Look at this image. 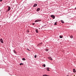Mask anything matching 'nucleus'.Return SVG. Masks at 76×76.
<instances>
[{
  "instance_id": "nucleus-4",
  "label": "nucleus",
  "mask_w": 76,
  "mask_h": 76,
  "mask_svg": "<svg viewBox=\"0 0 76 76\" xmlns=\"http://www.w3.org/2000/svg\"><path fill=\"white\" fill-rule=\"evenodd\" d=\"M37 4H35L34 5L33 7H36V6H37Z\"/></svg>"
},
{
  "instance_id": "nucleus-5",
  "label": "nucleus",
  "mask_w": 76,
  "mask_h": 76,
  "mask_svg": "<svg viewBox=\"0 0 76 76\" xmlns=\"http://www.w3.org/2000/svg\"><path fill=\"white\" fill-rule=\"evenodd\" d=\"M48 58L49 59V60H53L52 58H51V57H49Z\"/></svg>"
},
{
  "instance_id": "nucleus-20",
  "label": "nucleus",
  "mask_w": 76,
  "mask_h": 76,
  "mask_svg": "<svg viewBox=\"0 0 76 76\" xmlns=\"http://www.w3.org/2000/svg\"><path fill=\"white\" fill-rule=\"evenodd\" d=\"M45 66H46L45 64H43L44 67H45Z\"/></svg>"
},
{
  "instance_id": "nucleus-25",
  "label": "nucleus",
  "mask_w": 76,
  "mask_h": 76,
  "mask_svg": "<svg viewBox=\"0 0 76 76\" xmlns=\"http://www.w3.org/2000/svg\"><path fill=\"white\" fill-rule=\"evenodd\" d=\"M46 51H48V50H46Z\"/></svg>"
},
{
  "instance_id": "nucleus-14",
  "label": "nucleus",
  "mask_w": 76,
  "mask_h": 76,
  "mask_svg": "<svg viewBox=\"0 0 76 76\" xmlns=\"http://www.w3.org/2000/svg\"><path fill=\"white\" fill-rule=\"evenodd\" d=\"M22 60H26V59H25V58H22Z\"/></svg>"
},
{
  "instance_id": "nucleus-24",
  "label": "nucleus",
  "mask_w": 76,
  "mask_h": 76,
  "mask_svg": "<svg viewBox=\"0 0 76 76\" xmlns=\"http://www.w3.org/2000/svg\"><path fill=\"white\" fill-rule=\"evenodd\" d=\"M27 50H28L29 51H30L29 50V49H27Z\"/></svg>"
},
{
  "instance_id": "nucleus-2",
  "label": "nucleus",
  "mask_w": 76,
  "mask_h": 76,
  "mask_svg": "<svg viewBox=\"0 0 76 76\" xmlns=\"http://www.w3.org/2000/svg\"><path fill=\"white\" fill-rule=\"evenodd\" d=\"M51 17L53 19L55 18V16L54 15H51Z\"/></svg>"
},
{
  "instance_id": "nucleus-9",
  "label": "nucleus",
  "mask_w": 76,
  "mask_h": 76,
  "mask_svg": "<svg viewBox=\"0 0 76 76\" xmlns=\"http://www.w3.org/2000/svg\"><path fill=\"white\" fill-rule=\"evenodd\" d=\"M39 21V20H36L35 21V22H37Z\"/></svg>"
},
{
  "instance_id": "nucleus-28",
  "label": "nucleus",
  "mask_w": 76,
  "mask_h": 76,
  "mask_svg": "<svg viewBox=\"0 0 76 76\" xmlns=\"http://www.w3.org/2000/svg\"><path fill=\"white\" fill-rule=\"evenodd\" d=\"M47 76H50L47 75Z\"/></svg>"
},
{
  "instance_id": "nucleus-12",
  "label": "nucleus",
  "mask_w": 76,
  "mask_h": 76,
  "mask_svg": "<svg viewBox=\"0 0 76 76\" xmlns=\"http://www.w3.org/2000/svg\"><path fill=\"white\" fill-rule=\"evenodd\" d=\"M47 70L48 71H49L50 70H49V68H47Z\"/></svg>"
},
{
  "instance_id": "nucleus-19",
  "label": "nucleus",
  "mask_w": 76,
  "mask_h": 76,
  "mask_svg": "<svg viewBox=\"0 0 76 76\" xmlns=\"http://www.w3.org/2000/svg\"><path fill=\"white\" fill-rule=\"evenodd\" d=\"M43 76H47V75H43Z\"/></svg>"
},
{
  "instance_id": "nucleus-23",
  "label": "nucleus",
  "mask_w": 76,
  "mask_h": 76,
  "mask_svg": "<svg viewBox=\"0 0 76 76\" xmlns=\"http://www.w3.org/2000/svg\"><path fill=\"white\" fill-rule=\"evenodd\" d=\"M35 23H33L32 25H34Z\"/></svg>"
},
{
  "instance_id": "nucleus-10",
  "label": "nucleus",
  "mask_w": 76,
  "mask_h": 76,
  "mask_svg": "<svg viewBox=\"0 0 76 76\" xmlns=\"http://www.w3.org/2000/svg\"><path fill=\"white\" fill-rule=\"evenodd\" d=\"M61 22L62 23H64V21L63 20H61Z\"/></svg>"
},
{
  "instance_id": "nucleus-6",
  "label": "nucleus",
  "mask_w": 76,
  "mask_h": 76,
  "mask_svg": "<svg viewBox=\"0 0 76 76\" xmlns=\"http://www.w3.org/2000/svg\"><path fill=\"white\" fill-rule=\"evenodd\" d=\"M42 43H40L38 44V46H41V45H42Z\"/></svg>"
},
{
  "instance_id": "nucleus-3",
  "label": "nucleus",
  "mask_w": 76,
  "mask_h": 76,
  "mask_svg": "<svg viewBox=\"0 0 76 76\" xmlns=\"http://www.w3.org/2000/svg\"><path fill=\"white\" fill-rule=\"evenodd\" d=\"M0 41H1V43H3V40L2 39H1Z\"/></svg>"
},
{
  "instance_id": "nucleus-17",
  "label": "nucleus",
  "mask_w": 76,
  "mask_h": 76,
  "mask_svg": "<svg viewBox=\"0 0 76 76\" xmlns=\"http://www.w3.org/2000/svg\"><path fill=\"white\" fill-rule=\"evenodd\" d=\"M14 53H16V51L15 50H14Z\"/></svg>"
},
{
  "instance_id": "nucleus-16",
  "label": "nucleus",
  "mask_w": 76,
  "mask_h": 76,
  "mask_svg": "<svg viewBox=\"0 0 76 76\" xmlns=\"http://www.w3.org/2000/svg\"><path fill=\"white\" fill-rule=\"evenodd\" d=\"M57 22H55V24H54V25H57Z\"/></svg>"
},
{
  "instance_id": "nucleus-26",
  "label": "nucleus",
  "mask_w": 76,
  "mask_h": 76,
  "mask_svg": "<svg viewBox=\"0 0 76 76\" xmlns=\"http://www.w3.org/2000/svg\"><path fill=\"white\" fill-rule=\"evenodd\" d=\"M75 9H76V7L75 8Z\"/></svg>"
},
{
  "instance_id": "nucleus-13",
  "label": "nucleus",
  "mask_w": 76,
  "mask_h": 76,
  "mask_svg": "<svg viewBox=\"0 0 76 76\" xmlns=\"http://www.w3.org/2000/svg\"><path fill=\"white\" fill-rule=\"evenodd\" d=\"M70 38H73V36L72 35H71V36H70Z\"/></svg>"
},
{
  "instance_id": "nucleus-21",
  "label": "nucleus",
  "mask_w": 76,
  "mask_h": 76,
  "mask_svg": "<svg viewBox=\"0 0 76 76\" xmlns=\"http://www.w3.org/2000/svg\"><path fill=\"white\" fill-rule=\"evenodd\" d=\"M34 58H37V55H35V56H34Z\"/></svg>"
},
{
  "instance_id": "nucleus-1",
  "label": "nucleus",
  "mask_w": 76,
  "mask_h": 76,
  "mask_svg": "<svg viewBox=\"0 0 76 76\" xmlns=\"http://www.w3.org/2000/svg\"><path fill=\"white\" fill-rule=\"evenodd\" d=\"M8 9L7 10V11L9 12L11 10V7H10L8 6Z\"/></svg>"
},
{
  "instance_id": "nucleus-22",
  "label": "nucleus",
  "mask_w": 76,
  "mask_h": 76,
  "mask_svg": "<svg viewBox=\"0 0 76 76\" xmlns=\"http://www.w3.org/2000/svg\"><path fill=\"white\" fill-rule=\"evenodd\" d=\"M2 0H0V2H2Z\"/></svg>"
},
{
  "instance_id": "nucleus-7",
  "label": "nucleus",
  "mask_w": 76,
  "mask_h": 76,
  "mask_svg": "<svg viewBox=\"0 0 76 76\" xmlns=\"http://www.w3.org/2000/svg\"><path fill=\"white\" fill-rule=\"evenodd\" d=\"M40 10V9L39 8H38L37 9V11L38 12L39 11V10Z\"/></svg>"
},
{
  "instance_id": "nucleus-11",
  "label": "nucleus",
  "mask_w": 76,
  "mask_h": 76,
  "mask_svg": "<svg viewBox=\"0 0 76 76\" xmlns=\"http://www.w3.org/2000/svg\"><path fill=\"white\" fill-rule=\"evenodd\" d=\"M36 32H37V33H38V29H36Z\"/></svg>"
},
{
  "instance_id": "nucleus-8",
  "label": "nucleus",
  "mask_w": 76,
  "mask_h": 76,
  "mask_svg": "<svg viewBox=\"0 0 76 76\" xmlns=\"http://www.w3.org/2000/svg\"><path fill=\"white\" fill-rule=\"evenodd\" d=\"M73 71L74 72H76V71L75 70V69H73Z\"/></svg>"
},
{
  "instance_id": "nucleus-27",
  "label": "nucleus",
  "mask_w": 76,
  "mask_h": 76,
  "mask_svg": "<svg viewBox=\"0 0 76 76\" xmlns=\"http://www.w3.org/2000/svg\"><path fill=\"white\" fill-rule=\"evenodd\" d=\"M66 76H69V75H67Z\"/></svg>"
},
{
  "instance_id": "nucleus-18",
  "label": "nucleus",
  "mask_w": 76,
  "mask_h": 76,
  "mask_svg": "<svg viewBox=\"0 0 76 76\" xmlns=\"http://www.w3.org/2000/svg\"><path fill=\"white\" fill-rule=\"evenodd\" d=\"M60 38H63V37L62 36H61L59 37Z\"/></svg>"
},
{
  "instance_id": "nucleus-15",
  "label": "nucleus",
  "mask_w": 76,
  "mask_h": 76,
  "mask_svg": "<svg viewBox=\"0 0 76 76\" xmlns=\"http://www.w3.org/2000/svg\"><path fill=\"white\" fill-rule=\"evenodd\" d=\"M20 65H23V63H20Z\"/></svg>"
}]
</instances>
